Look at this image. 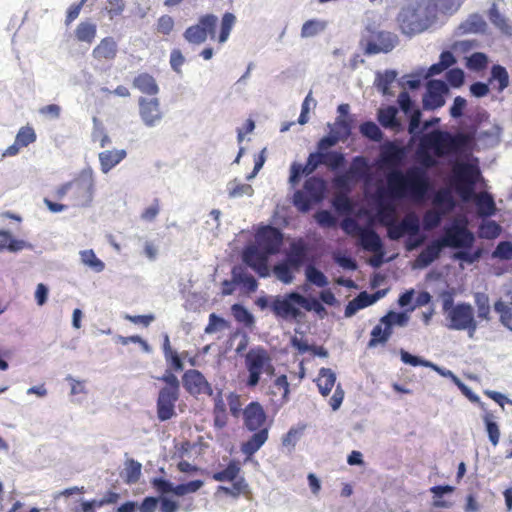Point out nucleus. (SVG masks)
I'll return each mask as SVG.
<instances>
[{
    "label": "nucleus",
    "instance_id": "f257e3e1",
    "mask_svg": "<svg viewBox=\"0 0 512 512\" xmlns=\"http://www.w3.org/2000/svg\"><path fill=\"white\" fill-rule=\"evenodd\" d=\"M453 186L465 202L473 199L477 213L481 217H490L496 212L495 201L488 192L475 193V185L481 175L477 165L471 163H457L453 166Z\"/></svg>",
    "mask_w": 512,
    "mask_h": 512
},
{
    "label": "nucleus",
    "instance_id": "f03ea898",
    "mask_svg": "<svg viewBox=\"0 0 512 512\" xmlns=\"http://www.w3.org/2000/svg\"><path fill=\"white\" fill-rule=\"evenodd\" d=\"M386 181V194L391 199H408L414 203L423 202L431 188L426 172L418 167L405 172L394 170L387 175Z\"/></svg>",
    "mask_w": 512,
    "mask_h": 512
},
{
    "label": "nucleus",
    "instance_id": "7ed1b4c3",
    "mask_svg": "<svg viewBox=\"0 0 512 512\" xmlns=\"http://www.w3.org/2000/svg\"><path fill=\"white\" fill-rule=\"evenodd\" d=\"M421 147L431 149L434 156L445 157L461 154L471 148L474 134L456 133L433 130L424 134L421 138Z\"/></svg>",
    "mask_w": 512,
    "mask_h": 512
},
{
    "label": "nucleus",
    "instance_id": "20e7f679",
    "mask_svg": "<svg viewBox=\"0 0 512 512\" xmlns=\"http://www.w3.org/2000/svg\"><path fill=\"white\" fill-rule=\"evenodd\" d=\"M245 427L254 432L253 435L241 445V451L247 457L253 456L267 441L270 425L267 423V415L262 405L253 401L243 410Z\"/></svg>",
    "mask_w": 512,
    "mask_h": 512
},
{
    "label": "nucleus",
    "instance_id": "39448f33",
    "mask_svg": "<svg viewBox=\"0 0 512 512\" xmlns=\"http://www.w3.org/2000/svg\"><path fill=\"white\" fill-rule=\"evenodd\" d=\"M460 3L458 0H429L426 8L427 14L425 17H420L418 9L405 14L401 19V29L405 34L415 35L428 29L437 18V11L452 14L458 10Z\"/></svg>",
    "mask_w": 512,
    "mask_h": 512
},
{
    "label": "nucleus",
    "instance_id": "423d86ee",
    "mask_svg": "<svg viewBox=\"0 0 512 512\" xmlns=\"http://www.w3.org/2000/svg\"><path fill=\"white\" fill-rule=\"evenodd\" d=\"M442 310L448 320V328L452 330L468 331L470 337H473L477 330V321L474 316L473 307L466 302L454 305V299L451 293H442Z\"/></svg>",
    "mask_w": 512,
    "mask_h": 512
},
{
    "label": "nucleus",
    "instance_id": "0eeeda50",
    "mask_svg": "<svg viewBox=\"0 0 512 512\" xmlns=\"http://www.w3.org/2000/svg\"><path fill=\"white\" fill-rule=\"evenodd\" d=\"M244 366L248 373L245 379L247 388H255L261 381L262 375L272 377L275 367L267 349L262 346L251 348L244 357Z\"/></svg>",
    "mask_w": 512,
    "mask_h": 512
},
{
    "label": "nucleus",
    "instance_id": "6e6552de",
    "mask_svg": "<svg viewBox=\"0 0 512 512\" xmlns=\"http://www.w3.org/2000/svg\"><path fill=\"white\" fill-rule=\"evenodd\" d=\"M158 379L163 381L165 386L158 393L157 417L160 421H167L176 415L175 407L180 396V382L171 370H166Z\"/></svg>",
    "mask_w": 512,
    "mask_h": 512
},
{
    "label": "nucleus",
    "instance_id": "1a4fd4ad",
    "mask_svg": "<svg viewBox=\"0 0 512 512\" xmlns=\"http://www.w3.org/2000/svg\"><path fill=\"white\" fill-rule=\"evenodd\" d=\"M326 182L316 176L309 177L303 186V190H297L293 196V204L300 212H307L314 204L324 199Z\"/></svg>",
    "mask_w": 512,
    "mask_h": 512
},
{
    "label": "nucleus",
    "instance_id": "9d476101",
    "mask_svg": "<svg viewBox=\"0 0 512 512\" xmlns=\"http://www.w3.org/2000/svg\"><path fill=\"white\" fill-rule=\"evenodd\" d=\"M241 465L237 460H231L225 469L214 472L212 479L217 482H232V487L218 486L217 491L223 492L232 497H238L245 494L248 490V484L244 477L240 476Z\"/></svg>",
    "mask_w": 512,
    "mask_h": 512
},
{
    "label": "nucleus",
    "instance_id": "9b49d317",
    "mask_svg": "<svg viewBox=\"0 0 512 512\" xmlns=\"http://www.w3.org/2000/svg\"><path fill=\"white\" fill-rule=\"evenodd\" d=\"M218 18L213 14L202 15L195 25L189 26L184 32V38L192 44H202L209 37L216 39Z\"/></svg>",
    "mask_w": 512,
    "mask_h": 512
},
{
    "label": "nucleus",
    "instance_id": "f8f14e48",
    "mask_svg": "<svg viewBox=\"0 0 512 512\" xmlns=\"http://www.w3.org/2000/svg\"><path fill=\"white\" fill-rule=\"evenodd\" d=\"M298 297L302 295L297 292H290L283 296L277 295L270 302V309L276 317L296 320L302 315Z\"/></svg>",
    "mask_w": 512,
    "mask_h": 512
},
{
    "label": "nucleus",
    "instance_id": "ddd939ff",
    "mask_svg": "<svg viewBox=\"0 0 512 512\" xmlns=\"http://www.w3.org/2000/svg\"><path fill=\"white\" fill-rule=\"evenodd\" d=\"M443 248H471L474 244V234L466 227L465 224H453L450 227H446L444 235L438 239Z\"/></svg>",
    "mask_w": 512,
    "mask_h": 512
},
{
    "label": "nucleus",
    "instance_id": "4468645a",
    "mask_svg": "<svg viewBox=\"0 0 512 512\" xmlns=\"http://www.w3.org/2000/svg\"><path fill=\"white\" fill-rule=\"evenodd\" d=\"M282 243L283 234L278 228L270 225L260 228L255 235L254 244L269 255L277 254Z\"/></svg>",
    "mask_w": 512,
    "mask_h": 512
},
{
    "label": "nucleus",
    "instance_id": "2eb2a0df",
    "mask_svg": "<svg viewBox=\"0 0 512 512\" xmlns=\"http://www.w3.org/2000/svg\"><path fill=\"white\" fill-rule=\"evenodd\" d=\"M182 382L185 390L192 396L197 397L201 394L213 395L211 384L199 370L189 369L185 371L182 376Z\"/></svg>",
    "mask_w": 512,
    "mask_h": 512
},
{
    "label": "nucleus",
    "instance_id": "dca6fc26",
    "mask_svg": "<svg viewBox=\"0 0 512 512\" xmlns=\"http://www.w3.org/2000/svg\"><path fill=\"white\" fill-rule=\"evenodd\" d=\"M269 254L257 247L255 244L247 246L243 251V261L253 269L260 277L269 276L268 258Z\"/></svg>",
    "mask_w": 512,
    "mask_h": 512
},
{
    "label": "nucleus",
    "instance_id": "f3484780",
    "mask_svg": "<svg viewBox=\"0 0 512 512\" xmlns=\"http://www.w3.org/2000/svg\"><path fill=\"white\" fill-rule=\"evenodd\" d=\"M95 184L91 176H81L72 181L74 205L87 207L93 201Z\"/></svg>",
    "mask_w": 512,
    "mask_h": 512
},
{
    "label": "nucleus",
    "instance_id": "a211bd4d",
    "mask_svg": "<svg viewBox=\"0 0 512 512\" xmlns=\"http://www.w3.org/2000/svg\"><path fill=\"white\" fill-rule=\"evenodd\" d=\"M420 229L418 216L411 212L406 214L400 222L396 220L387 228V236L391 240H399L405 234L417 235Z\"/></svg>",
    "mask_w": 512,
    "mask_h": 512
},
{
    "label": "nucleus",
    "instance_id": "6ab92c4d",
    "mask_svg": "<svg viewBox=\"0 0 512 512\" xmlns=\"http://www.w3.org/2000/svg\"><path fill=\"white\" fill-rule=\"evenodd\" d=\"M138 105L140 118L147 127H154L160 123L163 113L158 98L139 97Z\"/></svg>",
    "mask_w": 512,
    "mask_h": 512
},
{
    "label": "nucleus",
    "instance_id": "aec40b11",
    "mask_svg": "<svg viewBox=\"0 0 512 512\" xmlns=\"http://www.w3.org/2000/svg\"><path fill=\"white\" fill-rule=\"evenodd\" d=\"M360 245L366 251L375 253L377 257L371 261L373 266H379L383 257V244L380 236L371 228H364L358 236Z\"/></svg>",
    "mask_w": 512,
    "mask_h": 512
},
{
    "label": "nucleus",
    "instance_id": "412c9836",
    "mask_svg": "<svg viewBox=\"0 0 512 512\" xmlns=\"http://www.w3.org/2000/svg\"><path fill=\"white\" fill-rule=\"evenodd\" d=\"M448 91L447 85L441 80H431L427 86V93L423 98L425 109L435 110L444 105V94Z\"/></svg>",
    "mask_w": 512,
    "mask_h": 512
},
{
    "label": "nucleus",
    "instance_id": "4be33fe9",
    "mask_svg": "<svg viewBox=\"0 0 512 512\" xmlns=\"http://www.w3.org/2000/svg\"><path fill=\"white\" fill-rule=\"evenodd\" d=\"M319 165H322L321 152L310 153L305 166L296 162L292 163L289 177L290 183L292 185L297 184L302 175L313 173Z\"/></svg>",
    "mask_w": 512,
    "mask_h": 512
},
{
    "label": "nucleus",
    "instance_id": "5701e85b",
    "mask_svg": "<svg viewBox=\"0 0 512 512\" xmlns=\"http://www.w3.org/2000/svg\"><path fill=\"white\" fill-rule=\"evenodd\" d=\"M308 255V246L303 239L293 241L289 250L286 253V259L288 263L293 267L295 271H298L301 266L306 262Z\"/></svg>",
    "mask_w": 512,
    "mask_h": 512
},
{
    "label": "nucleus",
    "instance_id": "b1692460",
    "mask_svg": "<svg viewBox=\"0 0 512 512\" xmlns=\"http://www.w3.org/2000/svg\"><path fill=\"white\" fill-rule=\"evenodd\" d=\"M368 169L367 160L363 156H357L353 158L348 171L344 175L336 178V184L338 186H344L346 182L353 177L363 178L367 175Z\"/></svg>",
    "mask_w": 512,
    "mask_h": 512
},
{
    "label": "nucleus",
    "instance_id": "393cba45",
    "mask_svg": "<svg viewBox=\"0 0 512 512\" xmlns=\"http://www.w3.org/2000/svg\"><path fill=\"white\" fill-rule=\"evenodd\" d=\"M118 52L117 43L112 37L103 38L93 49L92 55L99 62L112 61Z\"/></svg>",
    "mask_w": 512,
    "mask_h": 512
},
{
    "label": "nucleus",
    "instance_id": "a878e982",
    "mask_svg": "<svg viewBox=\"0 0 512 512\" xmlns=\"http://www.w3.org/2000/svg\"><path fill=\"white\" fill-rule=\"evenodd\" d=\"M443 247L439 240L436 239L428 244L415 259V267L425 268L435 261L442 251Z\"/></svg>",
    "mask_w": 512,
    "mask_h": 512
},
{
    "label": "nucleus",
    "instance_id": "bb28decb",
    "mask_svg": "<svg viewBox=\"0 0 512 512\" xmlns=\"http://www.w3.org/2000/svg\"><path fill=\"white\" fill-rule=\"evenodd\" d=\"M126 157V151L121 150H106L99 153V161L101 171L108 173L112 168L118 165Z\"/></svg>",
    "mask_w": 512,
    "mask_h": 512
},
{
    "label": "nucleus",
    "instance_id": "cd10ccee",
    "mask_svg": "<svg viewBox=\"0 0 512 512\" xmlns=\"http://www.w3.org/2000/svg\"><path fill=\"white\" fill-rule=\"evenodd\" d=\"M133 87L141 93L154 96L158 94L159 87L154 77L148 73H140L133 79Z\"/></svg>",
    "mask_w": 512,
    "mask_h": 512
},
{
    "label": "nucleus",
    "instance_id": "c85d7f7f",
    "mask_svg": "<svg viewBox=\"0 0 512 512\" xmlns=\"http://www.w3.org/2000/svg\"><path fill=\"white\" fill-rule=\"evenodd\" d=\"M336 382V375L330 368H321L316 379L319 392L323 396H328Z\"/></svg>",
    "mask_w": 512,
    "mask_h": 512
},
{
    "label": "nucleus",
    "instance_id": "c756f323",
    "mask_svg": "<svg viewBox=\"0 0 512 512\" xmlns=\"http://www.w3.org/2000/svg\"><path fill=\"white\" fill-rule=\"evenodd\" d=\"M392 333L393 330L391 327L387 324H382L380 319L379 323L371 330L368 346L371 348L376 347L379 344H385L391 337Z\"/></svg>",
    "mask_w": 512,
    "mask_h": 512
},
{
    "label": "nucleus",
    "instance_id": "7c9ffc66",
    "mask_svg": "<svg viewBox=\"0 0 512 512\" xmlns=\"http://www.w3.org/2000/svg\"><path fill=\"white\" fill-rule=\"evenodd\" d=\"M142 465L134 459H128L125 461V468L121 472V478L126 484H135L138 482L141 476Z\"/></svg>",
    "mask_w": 512,
    "mask_h": 512
},
{
    "label": "nucleus",
    "instance_id": "2f4dec72",
    "mask_svg": "<svg viewBox=\"0 0 512 512\" xmlns=\"http://www.w3.org/2000/svg\"><path fill=\"white\" fill-rule=\"evenodd\" d=\"M473 297L477 308V318L489 321L491 313L489 296L484 292H476Z\"/></svg>",
    "mask_w": 512,
    "mask_h": 512
},
{
    "label": "nucleus",
    "instance_id": "473e14b6",
    "mask_svg": "<svg viewBox=\"0 0 512 512\" xmlns=\"http://www.w3.org/2000/svg\"><path fill=\"white\" fill-rule=\"evenodd\" d=\"M456 63V59L452 52L450 51H443L440 54L439 62L432 64L428 69V76H434L442 73L444 70L451 67L453 64Z\"/></svg>",
    "mask_w": 512,
    "mask_h": 512
},
{
    "label": "nucleus",
    "instance_id": "72a5a7b5",
    "mask_svg": "<svg viewBox=\"0 0 512 512\" xmlns=\"http://www.w3.org/2000/svg\"><path fill=\"white\" fill-rule=\"evenodd\" d=\"M83 265L89 267L94 272L100 273L105 269V264L100 260L92 249L82 250L79 253Z\"/></svg>",
    "mask_w": 512,
    "mask_h": 512
},
{
    "label": "nucleus",
    "instance_id": "f704fd0d",
    "mask_svg": "<svg viewBox=\"0 0 512 512\" xmlns=\"http://www.w3.org/2000/svg\"><path fill=\"white\" fill-rule=\"evenodd\" d=\"M377 217L379 222L388 228L396 220V208L392 203H379L377 211Z\"/></svg>",
    "mask_w": 512,
    "mask_h": 512
},
{
    "label": "nucleus",
    "instance_id": "c9c22d12",
    "mask_svg": "<svg viewBox=\"0 0 512 512\" xmlns=\"http://www.w3.org/2000/svg\"><path fill=\"white\" fill-rule=\"evenodd\" d=\"M482 418L486 426L489 441L493 446L498 445L500 440V429L495 421L494 414L492 412H485Z\"/></svg>",
    "mask_w": 512,
    "mask_h": 512
},
{
    "label": "nucleus",
    "instance_id": "e433bc0d",
    "mask_svg": "<svg viewBox=\"0 0 512 512\" xmlns=\"http://www.w3.org/2000/svg\"><path fill=\"white\" fill-rule=\"evenodd\" d=\"M327 27V21L320 19H310L304 22L301 28V37L309 38L323 32Z\"/></svg>",
    "mask_w": 512,
    "mask_h": 512
},
{
    "label": "nucleus",
    "instance_id": "4c0bfd02",
    "mask_svg": "<svg viewBox=\"0 0 512 512\" xmlns=\"http://www.w3.org/2000/svg\"><path fill=\"white\" fill-rule=\"evenodd\" d=\"M232 276L235 283L242 284L250 292H254L258 287L257 280L241 268H234Z\"/></svg>",
    "mask_w": 512,
    "mask_h": 512
},
{
    "label": "nucleus",
    "instance_id": "58836bf2",
    "mask_svg": "<svg viewBox=\"0 0 512 512\" xmlns=\"http://www.w3.org/2000/svg\"><path fill=\"white\" fill-rule=\"evenodd\" d=\"M294 269L287 261L276 264L273 267V274L284 284H290L294 280Z\"/></svg>",
    "mask_w": 512,
    "mask_h": 512
},
{
    "label": "nucleus",
    "instance_id": "ea45409f",
    "mask_svg": "<svg viewBox=\"0 0 512 512\" xmlns=\"http://www.w3.org/2000/svg\"><path fill=\"white\" fill-rule=\"evenodd\" d=\"M75 36L80 42L91 43L96 36V25L89 22H81L75 30Z\"/></svg>",
    "mask_w": 512,
    "mask_h": 512
},
{
    "label": "nucleus",
    "instance_id": "a19ab883",
    "mask_svg": "<svg viewBox=\"0 0 512 512\" xmlns=\"http://www.w3.org/2000/svg\"><path fill=\"white\" fill-rule=\"evenodd\" d=\"M322 165L331 170H337L345 164V157L341 152H321Z\"/></svg>",
    "mask_w": 512,
    "mask_h": 512
},
{
    "label": "nucleus",
    "instance_id": "79ce46f5",
    "mask_svg": "<svg viewBox=\"0 0 512 512\" xmlns=\"http://www.w3.org/2000/svg\"><path fill=\"white\" fill-rule=\"evenodd\" d=\"M235 23H236V17L234 14H232L230 12H226L223 15L221 24H220V32H219V35L217 36V40L220 44H223L228 40L230 32H231L232 28L234 27Z\"/></svg>",
    "mask_w": 512,
    "mask_h": 512
},
{
    "label": "nucleus",
    "instance_id": "37998d69",
    "mask_svg": "<svg viewBox=\"0 0 512 512\" xmlns=\"http://www.w3.org/2000/svg\"><path fill=\"white\" fill-rule=\"evenodd\" d=\"M297 299L300 301V307L304 308L306 311H313L321 319L327 316V310L319 300L315 298H307L303 295Z\"/></svg>",
    "mask_w": 512,
    "mask_h": 512
},
{
    "label": "nucleus",
    "instance_id": "c03bdc74",
    "mask_svg": "<svg viewBox=\"0 0 512 512\" xmlns=\"http://www.w3.org/2000/svg\"><path fill=\"white\" fill-rule=\"evenodd\" d=\"M396 115L397 109L393 106H389L379 110L378 121L385 128H394L399 125Z\"/></svg>",
    "mask_w": 512,
    "mask_h": 512
},
{
    "label": "nucleus",
    "instance_id": "a18cd8bd",
    "mask_svg": "<svg viewBox=\"0 0 512 512\" xmlns=\"http://www.w3.org/2000/svg\"><path fill=\"white\" fill-rule=\"evenodd\" d=\"M488 17L490 22L503 33L509 34L511 32V27L506 18L499 12L496 4H493L489 9Z\"/></svg>",
    "mask_w": 512,
    "mask_h": 512
},
{
    "label": "nucleus",
    "instance_id": "49530a36",
    "mask_svg": "<svg viewBox=\"0 0 512 512\" xmlns=\"http://www.w3.org/2000/svg\"><path fill=\"white\" fill-rule=\"evenodd\" d=\"M430 491L434 494L435 499L433 501V506L437 508H449L452 506V503L446 500H442L441 497L445 493H452L454 491V487L450 485H439L433 486Z\"/></svg>",
    "mask_w": 512,
    "mask_h": 512
},
{
    "label": "nucleus",
    "instance_id": "de8ad7c7",
    "mask_svg": "<svg viewBox=\"0 0 512 512\" xmlns=\"http://www.w3.org/2000/svg\"><path fill=\"white\" fill-rule=\"evenodd\" d=\"M359 131L364 137L375 142H379L383 138L381 129L372 121L363 122L359 127Z\"/></svg>",
    "mask_w": 512,
    "mask_h": 512
},
{
    "label": "nucleus",
    "instance_id": "09e8293b",
    "mask_svg": "<svg viewBox=\"0 0 512 512\" xmlns=\"http://www.w3.org/2000/svg\"><path fill=\"white\" fill-rule=\"evenodd\" d=\"M0 238V248H7L11 252L20 251L25 247L23 240L13 239L8 231L0 230Z\"/></svg>",
    "mask_w": 512,
    "mask_h": 512
},
{
    "label": "nucleus",
    "instance_id": "8fccbe9b",
    "mask_svg": "<svg viewBox=\"0 0 512 512\" xmlns=\"http://www.w3.org/2000/svg\"><path fill=\"white\" fill-rule=\"evenodd\" d=\"M409 317L404 312L389 311L385 316L381 318L382 324H387L393 330L395 325L403 327L408 323Z\"/></svg>",
    "mask_w": 512,
    "mask_h": 512
},
{
    "label": "nucleus",
    "instance_id": "3c124183",
    "mask_svg": "<svg viewBox=\"0 0 512 512\" xmlns=\"http://www.w3.org/2000/svg\"><path fill=\"white\" fill-rule=\"evenodd\" d=\"M501 233V226L493 221H484L479 227V236L485 239H495Z\"/></svg>",
    "mask_w": 512,
    "mask_h": 512
},
{
    "label": "nucleus",
    "instance_id": "603ef678",
    "mask_svg": "<svg viewBox=\"0 0 512 512\" xmlns=\"http://www.w3.org/2000/svg\"><path fill=\"white\" fill-rule=\"evenodd\" d=\"M232 315L239 323L250 327L254 323L253 315L241 304H234L231 307Z\"/></svg>",
    "mask_w": 512,
    "mask_h": 512
},
{
    "label": "nucleus",
    "instance_id": "864d4df0",
    "mask_svg": "<svg viewBox=\"0 0 512 512\" xmlns=\"http://www.w3.org/2000/svg\"><path fill=\"white\" fill-rule=\"evenodd\" d=\"M498 82V90L502 91L509 85V75L507 70L501 65H494L491 69L490 82Z\"/></svg>",
    "mask_w": 512,
    "mask_h": 512
},
{
    "label": "nucleus",
    "instance_id": "5fc2aeb1",
    "mask_svg": "<svg viewBox=\"0 0 512 512\" xmlns=\"http://www.w3.org/2000/svg\"><path fill=\"white\" fill-rule=\"evenodd\" d=\"M402 150L394 144H389L381 153L382 161L385 164L394 165L402 159Z\"/></svg>",
    "mask_w": 512,
    "mask_h": 512
},
{
    "label": "nucleus",
    "instance_id": "6e6d98bb",
    "mask_svg": "<svg viewBox=\"0 0 512 512\" xmlns=\"http://www.w3.org/2000/svg\"><path fill=\"white\" fill-rule=\"evenodd\" d=\"M402 150L394 144H389L381 153L382 161L385 164L394 165L402 159Z\"/></svg>",
    "mask_w": 512,
    "mask_h": 512
},
{
    "label": "nucleus",
    "instance_id": "4d7b16f0",
    "mask_svg": "<svg viewBox=\"0 0 512 512\" xmlns=\"http://www.w3.org/2000/svg\"><path fill=\"white\" fill-rule=\"evenodd\" d=\"M306 279L317 287H325L328 285V279L323 272L313 265L307 266L305 270Z\"/></svg>",
    "mask_w": 512,
    "mask_h": 512
},
{
    "label": "nucleus",
    "instance_id": "13d9d810",
    "mask_svg": "<svg viewBox=\"0 0 512 512\" xmlns=\"http://www.w3.org/2000/svg\"><path fill=\"white\" fill-rule=\"evenodd\" d=\"M331 133L339 136L340 140H346L351 135V123L343 117H338L331 128Z\"/></svg>",
    "mask_w": 512,
    "mask_h": 512
},
{
    "label": "nucleus",
    "instance_id": "bf43d9fd",
    "mask_svg": "<svg viewBox=\"0 0 512 512\" xmlns=\"http://www.w3.org/2000/svg\"><path fill=\"white\" fill-rule=\"evenodd\" d=\"M494 308L495 311L500 314L501 323L512 331V308L508 307L502 301H497Z\"/></svg>",
    "mask_w": 512,
    "mask_h": 512
},
{
    "label": "nucleus",
    "instance_id": "052dcab7",
    "mask_svg": "<svg viewBox=\"0 0 512 512\" xmlns=\"http://www.w3.org/2000/svg\"><path fill=\"white\" fill-rule=\"evenodd\" d=\"M229 327V323L223 319L222 317H219L215 313H211L209 315V322L208 325L205 327L204 332L206 334H213L216 331H221Z\"/></svg>",
    "mask_w": 512,
    "mask_h": 512
},
{
    "label": "nucleus",
    "instance_id": "680f3d73",
    "mask_svg": "<svg viewBox=\"0 0 512 512\" xmlns=\"http://www.w3.org/2000/svg\"><path fill=\"white\" fill-rule=\"evenodd\" d=\"M15 140L17 141V144H20L22 147H27L36 140L34 129L30 126L21 127Z\"/></svg>",
    "mask_w": 512,
    "mask_h": 512
},
{
    "label": "nucleus",
    "instance_id": "e2e57ef3",
    "mask_svg": "<svg viewBox=\"0 0 512 512\" xmlns=\"http://www.w3.org/2000/svg\"><path fill=\"white\" fill-rule=\"evenodd\" d=\"M442 220V213L431 209L427 210L423 215V226L425 230H432L439 226Z\"/></svg>",
    "mask_w": 512,
    "mask_h": 512
},
{
    "label": "nucleus",
    "instance_id": "0e129e2a",
    "mask_svg": "<svg viewBox=\"0 0 512 512\" xmlns=\"http://www.w3.org/2000/svg\"><path fill=\"white\" fill-rule=\"evenodd\" d=\"M397 73L395 71L387 70L384 74H379L377 77V88L384 94H388L390 85L395 81Z\"/></svg>",
    "mask_w": 512,
    "mask_h": 512
},
{
    "label": "nucleus",
    "instance_id": "69168bd1",
    "mask_svg": "<svg viewBox=\"0 0 512 512\" xmlns=\"http://www.w3.org/2000/svg\"><path fill=\"white\" fill-rule=\"evenodd\" d=\"M493 258H498L501 260H511L512 259V243L510 241H501L496 246L495 250L492 253Z\"/></svg>",
    "mask_w": 512,
    "mask_h": 512
},
{
    "label": "nucleus",
    "instance_id": "338daca9",
    "mask_svg": "<svg viewBox=\"0 0 512 512\" xmlns=\"http://www.w3.org/2000/svg\"><path fill=\"white\" fill-rule=\"evenodd\" d=\"M485 27V21L478 15L471 16L463 25L464 31L469 33L482 32L485 30Z\"/></svg>",
    "mask_w": 512,
    "mask_h": 512
},
{
    "label": "nucleus",
    "instance_id": "774afa93",
    "mask_svg": "<svg viewBox=\"0 0 512 512\" xmlns=\"http://www.w3.org/2000/svg\"><path fill=\"white\" fill-rule=\"evenodd\" d=\"M487 63L488 58L484 53L475 52L468 58L467 66L470 69L480 71L486 68Z\"/></svg>",
    "mask_w": 512,
    "mask_h": 512
}]
</instances>
